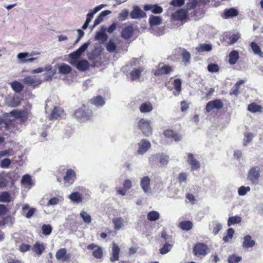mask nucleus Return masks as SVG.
<instances>
[{
    "label": "nucleus",
    "mask_w": 263,
    "mask_h": 263,
    "mask_svg": "<svg viewBox=\"0 0 263 263\" xmlns=\"http://www.w3.org/2000/svg\"><path fill=\"white\" fill-rule=\"evenodd\" d=\"M260 173L261 168L259 166H256L251 167L247 174V180L252 184H258Z\"/></svg>",
    "instance_id": "nucleus-1"
},
{
    "label": "nucleus",
    "mask_w": 263,
    "mask_h": 263,
    "mask_svg": "<svg viewBox=\"0 0 263 263\" xmlns=\"http://www.w3.org/2000/svg\"><path fill=\"white\" fill-rule=\"evenodd\" d=\"M149 161L152 164L159 162L163 166L166 165L169 161V156L163 153H157L149 158Z\"/></svg>",
    "instance_id": "nucleus-2"
},
{
    "label": "nucleus",
    "mask_w": 263,
    "mask_h": 263,
    "mask_svg": "<svg viewBox=\"0 0 263 263\" xmlns=\"http://www.w3.org/2000/svg\"><path fill=\"white\" fill-rule=\"evenodd\" d=\"M89 44L90 43L88 42L84 43L77 50L69 54V57L71 60V63L72 64H74V63H76L77 59H79L82 53L87 49Z\"/></svg>",
    "instance_id": "nucleus-3"
},
{
    "label": "nucleus",
    "mask_w": 263,
    "mask_h": 263,
    "mask_svg": "<svg viewBox=\"0 0 263 263\" xmlns=\"http://www.w3.org/2000/svg\"><path fill=\"white\" fill-rule=\"evenodd\" d=\"M91 114V111L86 109L85 105H83L74 112V116L77 118L83 120L89 119Z\"/></svg>",
    "instance_id": "nucleus-4"
},
{
    "label": "nucleus",
    "mask_w": 263,
    "mask_h": 263,
    "mask_svg": "<svg viewBox=\"0 0 263 263\" xmlns=\"http://www.w3.org/2000/svg\"><path fill=\"white\" fill-rule=\"evenodd\" d=\"M138 127L145 136H149L152 135V128L150 126V123L148 120L141 119L139 121Z\"/></svg>",
    "instance_id": "nucleus-5"
},
{
    "label": "nucleus",
    "mask_w": 263,
    "mask_h": 263,
    "mask_svg": "<svg viewBox=\"0 0 263 263\" xmlns=\"http://www.w3.org/2000/svg\"><path fill=\"white\" fill-rule=\"evenodd\" d=\"M208 246L203 243H198L193 248V253L196 256H205L208 253Z\"/></svg>",
    "instance_id": "nucleus-6"
},
{
    "label": "nucleus",
    "mask_w": 263,
    "mask_h": 263,
    "mask_svg": "<svg viewBox=\"0 0 263 263\" xmlns=\"http://www.w3.org/2000/svg\"><path fill=\"white\" fill-rule=\"evenodd\" d=\"M23 82L27 85L35 88L41 84L42 81L40 78H37L36 76H27L23 80Z\"/></svg>",
    "instance_id": "nucleus-7"
},
{
    "label": "nucleus",
    "mask_w": 263,
    "mask_h": 263,
    "mask_svg": "<svg viewBox=\"0 0 263 263\" xmlns=\"http://www.w3.org/2000/svg\"><path fill=\"white\" fill-rule=\"evenodd\" d=\"M129 16L132 19H140L145 17L146 14L138 6L134 5Z\"/></svg>",
    "instance_id": "nucleus-8"
},
{
    "label": "nucleus",
    "mask_w": 263,
    "mask_h": 263,
    "mask_svg": "<svg viewBox=\"0 0 263 263\" xmlns=\"http://www.w3.org/2000/svg\"><path fill=\"white\" fill-rule=\"evenodd\" d=\"M162 64L160 63L158 65L157 69L154 70V74L156 76H160L163 74H167L171 71H173V68L171 66L166 65H162Z\"/></svg>",
    "instance_id": "nucleus-9"
},
{
    "label": "nucleus",
    "mask_w": 263,
    "mask_h": 263,
    "mask_svg": "<svg viewBox=\"0 0 263 263\" xmlns=\"http://www.w3.org/2000/svg\"><path fill=\"white\" fill-rule=\"evenodd\" d=\"M186 154L187 156L186 161L191 166V171H195L199 169L200 167V163L195 158L194 155L191 153H188Z\"/></svg>",
    "instance_id": "nucleus-10"
},
{
    "label": "nucleus",
    "mask_w": 263,
    "mask_h": 263,
    "mask_svg": "<svg viewBox=\"0 0 263 263\" xmlns=\"http://www.w3.org/2000/svg\"><path fill=\"white\" fill-rule=\"evenodd\" d=\"M87 248L89 250H93L92 255L94 257L100 259L103 256L102 248L95 243H91L87 246Z\"/></svg>",
    "instance_id": "nucleus-11"
},
{
    "label": "nucleus",
    "mask_w": 263,
    "mask_h": 263,
    "mask_svg": "<svg viewBox=\"0 0 263 263\" xmlns=\"http://www.w3.org/2000/svg\"><path fill=\"white\" fill-rule=\"evenodd\" d=\"M76 178V174L75 172L72 169H68L64 177V183L67 185H69L73 183Z\"/></svg>",
    "instance_id": "nucleus-12"
},
{
    "label": "nucleus",
    "mask_w": 263,
    "mask_h": 263,
    "mask_svg": "<svg viewBox=\"0 0 263 263\" xmlns=\"http://www.w3.org/2000/svg\"><path fill=\"white\" fill-rule=\"evenodd\" d=\"M223 107V103L220 100H214L209 102L206 105V111L208 112H210L212 109H220Z\"/></svg>",
    "instance_id": "nucleus-13"
},
{
    "label": "nucleus",
    "mask_w": 263,
    "mask_h": 263,
    "mask_svg": "<svg viewBox=\"0 0 263 263\" xmlns=\"http://www.w3.org/2000/svg\"><path fill=\"white\" fill-rule=\"evenodd\" d=\"M151 143L146 140L143 139L138 143L137 153L139 155L144 154L151 147Z\"/></svg>",
    "instance_id": "nucleus-14"
},
{
    "label": "nucleus",
    "mask_w": 263,
    "mask_h": 263,
    "mask_svg": "<svg viewBox=\"0 0 263 263\" xmlns=\"http://www.w3.org/2000/svg\"><path fill=\"white\" fill-rule=\"evenodd\" d=\"M67 250L65 248L59 249L55 254V257L58 260H62L63 261H68L70 258V254L67 253Z\"/></svg>",
    "instance_id": "nucleus-15"
},
{
    "label": "nucleus",
    "mask_w": 263,
    "mask_h": 263,
    "mask_svg": "<svg viewBox=\"0 0 263 263\" xmlns=\"http://www.w3.org/2000/svg\"><path fill=\"white\" fill-rule=\"evenodd\" d=\"M111 13V11L110 10H105L101 12L100 13V14L98 16V17L95 19L93 22V25L90 27L91 30L93 29L99 24H100L102 22H103L104 20V18L107 15L110 14Z\"/></svg>",
    "instance_id": "nucleus-16"
},
{
    "label": "nucleus",
    "mask_w": 263,
    "mask_h": 263,
    "mask_svg": "<svg viewBox=\"0 0 263 263\" xmlns=\"http://www.w3.org/2000/svg\"><path fill=\"white\" fill-rule=\"evenodd\" d=\"M134 31V29L132 26L125 27L121 31V36L125 40H128L132 37Z\"/></svg>",
    "instance_id": "nucleus-17"
},
{
    "label": "nucleus",
    "mask_w": 263,
    "mask_h": 263,
    "mask_svg": "<svg viewBox=\"0 0 263 263\" xmlns=\"http://www.w3.org/2000/svg\"><path fill=\"white\" fill-rule=\"evenodd\" d=\"M150 182L151 179L148 176L144 177L141 180V187L145 193H149L151 191Z\"/></svg>",
    "instance_id": "nucleus-18"
},
{
    "label": "nucleus",
    "mask_w": 263,
    "mask_h": 263,
    "mask_svg": "<svg viewBox=\"0 0 263 263\" xmlns=\"http://www.w3.org/2000/svg\"><path fill=\"white\" fill-rule=\"evenodd\" d=\"M143 9L146 11L151 10L154 14H160L163 11L162 8L157 5H145Z\"/></svg>",
    "instance_id": "nucleus-19"
},
{
    "label": "nucleus",
    "mask_w": 263,
    "mask_h": 263,
    "mask_svg": "<svg viewBox=\"0 0 263 263\" xmlns=\"http://www.w3.org/2000/svg\"><path fill=\"white\" fill-rule=\"evenodd\" d=\"M187 15V12L185 9H180L172 14V17L175 20H183Z\"/></svg>",
    "instance_id": "nucleus-20"
},
{
    "label": "nucleus",
    "mask_w": 263,
    "mask_h": 263,
    "mask_svg": "<svg viewBox=\"0 0 263 263\" xmlns=\"http://www.w3.org/2000/svg\"><path fill=\"white\" fill-rule=\"evenodd\" d=\"M30 56V55L28 52H21L17 54V57L21 60L22 63L32 62L37 59V58H30L26 59V58Z\"/></svg>",
    "instance_id": "nucleus-21"
},
{
    "label": "nucleus",
    "mask_w": 263,
    "mask_h": 263,
    "mask_svg": "<svg viewBox=\"0 0 263 263\" xmlns=\"http://www.w3.org/2000/svg\"><path fill=\"white\" fill-rule=\"evenodd\" d=\"M120 251V249L119 247L115 243H113L112 247V256L110 258V260L111 262L119 260V254Z\"/></svg>",
    "instance_id": "nucleus-22"
},
{
    "label": "nucleus",
    "mask_w": 263,
    "mask_h": 263,
    "mask_svg": "<svg viewBox=\"0 0 263 263\" xmlns=\"http://www.w3.org/2000/svg\"><path fill=\"white\" fill-rule=\"evenodd\" d=\"M76 67L81 71H84L88 69L89 64L86 60H82L75 63Z\"/></svg>",
    "instance_id": "nucleus-23"
},
{
    "label": "nucleus",
    "mask_w": 263,
    "mask_h": 263,
    "mask_svg": "<svg viewBox=\"0 0 263 263\" xmlns=\"http://www.w3.org/2000/svg\"><path fill=\"white\" fill-rule=\"evenodd\" d=\"M45 248L43 243L36 241L32 247V250L36 253L39 256H40L44 251Z\"/></svg>",
    "instance_id": "nucleus-24"
},
{
    "label": "nucleus",
    "mask_w": 263,
    "mask_h": 263,
    "mask_svg": "<svg viewBox=\"0 0 263 263\" xmlns=\"http://www.w3.org/2000/svg\"><path fill=\"white\" fill-rule=\"evenodd\" d=\"M197 52L200 53L203 52H209L212 49V46L210 44H200L195 48Z\"/></svg>",
    "instance_id": "nucleus-25"
},
{
    "label": "nucleus",
    "mask_w": 263,
    "mask_h": 263,
    "mask_svg": "<svg viewBox=\"0 0 263 263\" xmlns=\"http://www.w3.org/2000/svg\"><path fill=\"white\" fill-rule=\"evenodd\" d=\"M112 223L114 224L115 229L119 230L124 226L125 221L122 217H118L112 219Z\"/></svg>",
    "instance_id": "nucleus-26"
},
{
    "label": "nucleus",
    "mask_w": 263,
    "mask_h": 263,
    "mask_svg": "<svg viewBox=\"0 0 263 263\" xmlns=\"http://www.w3.org/2000/svg\"><path fill=\"white\" fill-rule=\"evenodd\" d=\"M153 109V105L149 102L143 103L139 107V110L142 113L149 112L152 111Z\"/></svg>",
    "instance_id": "nucleus-27"
},
{
    "label": "nucleus",
    "mask_w": 263,
    "mask_h": 263,
    "mask_svg": "<svg viewBox=\"0 0 263 263\" xmlns=\"http://www.w3.org/2000/svg\"><path fill=\"white\" fill-rule=\"evenodd\" d=\"M255 245V241L252 240L250 235H246L243 238L242 247L244 248H249L253 247Z\"/></svg>",
    "instance_id": "nucleus-28"
},
{
    "label": "nucleus",
    "mask_w": 263,
    "mask_h": 263,
    "mask_svg": "<svg viewBox=\"0 0 263 263\" xmlns=\"http://www.w3.org/2000/svg\"><path fill=\"white\" fill-rule=\"evenodd\" d=\"M11 88L16 93H20L24 89L23 85L17 81H14L10 83Z\"/></svg>",
    "instance_id": "nucleus-29"
},
{
    "label": "nucleus",
    "mask_w": 263,
    "mask_h": 263,
    "mask_svg": "<svg viewBox=\"0 0 263 263\" xmlns=\"http://www.w3.org/2000/svg\"><path fill=\"white\" fill-rule=\"evenodd\" d=\"M164 135L166 137L172 138L176 141H179L182 139L180 135L175 133L173 130H165L164 132Z\"/></svg>",
    "instance_id": "nucleus-30"
},
{
    "label": "nucleus",
    "mask_w": 263,
    "mask_h": 263,
    "mask_svg": "<svg viewBox=\"0 0 263 263\" xmlns=\"http://www.w3.org/2000/svg\"><path fill=\"white\" fill-rule=\"evenodd\" d=\"M162 19L159 16L151 15L149 18V24L151 27L160 25Z\"/></svg>",
    "instance_id": "nucleus-31"
},
{
    "label": "nucleus",
    "mask_w": 263,
    "mask_h": 263,
    "mask_svg": "<svg viewBox=\"0 0 263 263\" xmlns=\"http://www.w3.org/2000/svg\"><path fill=\"white\" fill-rule=\"evenodd\" d=\"M58 69L59 73L63 74H69L71 71V67L65 63H62V64L59 65Z\"/></svg>",
    "instance_id": "nucleus-32"
},
{
    "label": "nucleus",
    "mask_w": 263,
    "mask_h": 263,
    "mask_svg": "<svg viewBox=\"0 0 263 263\" xmlns=\"http://www.w3.org/2000/svg\"><path fill=\"white\" fill-rule=\"evenodd\" d=\"M238 12L235 8H230L229 9H226L224 11L223 17L224 18H228L229 17H232L236 16L238 15Z\"/></svg>",
    "instance_id": "nucleus-33"
},
{
    "label": "nucleus",
    "mask_w": 263,
    "mask_h": 263,
    "mask_svg": "<svg viewBox=\"0 0 263 263\" xmlns=\"http://www.w3.org/2000/svg\"><path fill=\"white\" fill-rule=\"evenodd\" d=\"M239 58V54L237 51L233 50L229 54V62L231 65L235 64Z\"/></svg>",
    "instance_id": "nucleus-34"
},
{
    "label": "nucleus",
    "mask_w": 263,
    "mask_h": 263,
    "mask_svg": "<svg viewBox=\"0 0 263 263\" xmlns=\"http://www.w3.org/2000/svg\"><path fill=\"white\" fill-rule=\"evenodd\" d=\"M106 49L109 53H114L117 49V45L114 40L110 39L105 45Z\"/></svg>",
    "instance_id": "nucleus-35"
},
{
    "label": "nucleus",
    "mask_w": 263,
    "mask_h": 263,
    "mask_svg": "<svg viewBox=\"0 0 263 263\" xmlns=\"http://www.w3.org/2000/svg\"><path fill=\"white\" fill-rule=\"evenodd\" d=\"M69 198L73 202L79 203L82 202V197L81 194L79 192H76L72 193L69 196Z\"/></svg>",
    "instance_id": "nucleus-36"
},
{
    "label": "nucleus",
    "mask_w": 263,
    "mask_h": 263,
    "mask_svg": "<svg viewBox=\"0 0 263 263\" xmlns=\"http://www.w3.org/2000/svg\"><path fill=\"white\" fill-rule=\"evenodd\" d=\"M143 70V68L140 67L132 70L130 73L132 80L138 79Z\"/></svg>",
    "instance_id": "nucleus-37"
},
{
    "label": "nucleus",
    "mask_w": 263,
    "mask_h": 263,
    "mask_svg": "<svg viewBox=\"0 0 263 263\" xmlns=\"http://www.w3.org/2000/svg\"><path fill=\"white\" fill-rule=\"evenodd\" d=\"M181 56L182 62L185 66L187 65L190 63L191 59L190 53L186 49H183L181 52Z\"/></svg>",
    "instance_id": "nucleus-38"
},
{
    "label": "nucleus",
    "mask_w": 263,
    "mask_h": 263,
    "mask_svg": "<svg viewBox=\"0 0 263 263\" xmlns=\"http://www.w3.org/2000/svg\"><path fill=\"white\" fill-rule=\"evenodd\" d=\"M193 223L190 221H183L179 223V226L183 230L189 231L193 228Z\"/></svg>",
    "instance_id": "nucleus-39"
},
{
    "label": "nucleus",
    "mask_w": 263,
    "mask_h": 263,
    "mask_svg": "<svg viewBox=\"0 0 263 263\" xmlns=\"http://www.w3.org/2000/svg\"><path fill=\"white\" fill-rule=\"evenodd\" d=\"M201 2L200 0H191L187 4L186 8L187 10H190L194 9L197 7L200 6Z\"/></svg>",
    "instance_id": "nucleus-40"
},
{
    "label": "nucleus",
    "mask_w": 263,
    "mask_h": 263,
    "mask_svg": "<svg viewBox=\"0 0 263 263\" xmlns=\"http://www.w3.org/2000/svg\"><path fill=\"white\" fill-rule=\"evenodd\" d=\"M241 217L239 216L230 217L228 220V226L230 227L233 224L239 223L241 222Z\"/></svg>",
    "instance_id": "nucleus-41"
},
{
    "label": "nucleus",
    "mask_w": 263,
    "mask_h": 263,
    "mask_svg": "<svg viewBox=\"0 0 263 263\" xmlns=\"http://www.w3.org/2000/svg\"><path fill=\"white\" fill-rule=\"evenodd\" d=\"M91 102L92 104L96 105V106H103L105 104V101L103 98L98 96L91 99Z\"/></svg>",
    "instance_id": "nucleus-42"
},
{
    "label": "nucleus",
    "mask_w": 263,
    "mask_h": 263,
    "mask_svg": "<svg viewBox=\"0 0 263 263\" xmlns=\"http://www.w3.org/2000/svg\"><path fill=\"white\" fill-rule=\"evenodd\" d=\"M11 201V197L7 192H3L0 194V202H10Z\"/></svg>",
    "instance_id": "nucleus-43"
},
{
    "label": "nucleus",
    "mask_w": 263,
    "mask_h": 263,
    "mask_svg": "<svg viewBox=\"0 0 263 263\" xmlns=\"http://www.w3.org/2000/svg\"><path fill=\"white\" fill-rule=\"evenodd\" d=\"M160 217L159 213L155 211L149 212L147 215V218L150 221H156Z\"/></svg>",
    "instance_id": "nucleus-44"
},
{
    "label": "nucleus",
    "mask_w": 263,
    "mask_h": 263,
    "mask_svg": "<svg viewBox=\"0 0 263 263\" xmlns=\"http://www.w3.org/2000/svg\"><path fill=\"white\" fill-rule=\"evenodd\" d=\"M248 109L252 112H261L262 107L255 103H251L248 105Z\"/></svg>",
    "instance_id": "nucleus-45"
},
{
    "label": "nucleus",
    "mask_w": 263,
    "mask_h": 263,
    "mask_svg": "<svg viewBox=\"0 0 263 263\" xmlns=\"http://www.w3.org/2000/svg\"><path fill=\"white\" fill-rule=\"evenodd\" d=\"M63 110L59 107H55L51 112V116L53 118L58 119L63 114Z\"/></svg>",
    "instance_id": "nucleus-46"
},
{
    "label": "nucleus",
    "mask_w": 263,
    "mask_h": 263,
    "mask_svg": "<svg viewBox=\"0 0 263 263\" xmlns=\"http://www.w3.org/2000/svg\"><path fill=\"white\" fill-rule=\"evenodd\" d=\"M129 14V11L126 9H124L121 10L118 14V18L120 21H125L128 18Z\"/></svg>",
    "instance_id": "nucleus-47"
},
{
    "label": "nucleus",
    "mask_w": 263,
    "mask_h": 263,
    "mask_svg": "<svg viewBox=\"0 0 263 263\" xmlns=\"http://www.w3.org/2000/svg\"><path fill=\"white\" fill-rule=\"evenodd\" d=\"M250 46L255 54L261 56L262 52L260 48L256 43L252 42Z\"/></svg>",
    "instance_id": "nucleus-48"
},
{
    "label": "nucleus",
    "mask_w": 263,
    "mask_h": 263,
    "mask_svg": "<svg viewBox=\"0 0 263 263\" xmlns=\"http://www.w3.org/2000/svg\"><path fill=\"white\" fill-rule=\"evenodd\" d=\"M96 40H101L102 42L107 41L108 35L106 33H101L99 31L96 32L95 37Z\"/></svg>",
    "instance_id": "nucleus-49"
},
{
    "label": "nucleus",
    "mask_w": 263,
    "mask_h": 263,
    "mask_svg": "<svg viewBox=\"0 0 263 263\" xmlns=\"http://www.w3.org/2000/svg\"><path fill=\"white\" fill-rule=\"evenodd\" d=\"M80 216L83 219L84 222L89 224L91 221V216L84 211H81Z\"/></svg>",
    "instance_id": "nucleus-50"
},
{
    "label": "nucleus",
    "mask_w": 263,
    "mask_h": 263,
    "mask_svg": "<svg viewBox=\"0 0 263 263\" xmlns=\"http://www.w3.org/2000/svg\"><path fill=\"white\" fill-rule=\"evenodd\" d=\"M52 230V227L50 224H43L42 227V233L44 235H49Z\"/></svg>",
    "instance_id": "nucleus-51"
},
{
    "label": "nucleus",
    "mask_w": 263,
    "mask_h": 263,
    "mask_svg": "<svg viewBox=\"0 0 263 263\" xmlns=\"http://www.w3.org/2000/svg\"><path fill=\"white\" fill-rule=\"evenodd\" d=\"M172 248V245L167 243H165L162 248L160 250V253L161 254H165L170 252Z\"/></svg>",
    "instance_id": "nucleus-52"
},
{
    "label": "nucleus",
    "mask_w": 263,
    "mask_h": 263,
    "mask_svg": "<svg viewBox=\"0 0 263 263\" xmlns=\"http://www.w3.org/2000/svg\"><path fill=\"white\" fill-rule=\"evenodd\" d=\"M234 233V230L232 228H229L228 229L227 235L223 238V240L227 242L233 237V235Z\"/></svg>",
    "instance_id": "nucleus-53"
},
{
    "label": "nucleus",
    "mask_w": 263,
    "mask_h": 263,
    "mask_svg": "<svg viewBox=\"0 0 263 263\" xmlns=\"http://www.w3.org/2000/svg\"><path fill=\"white\" fill-rule=\"evenodd\" d=\"M250 190L251 188L249 186H241L239 188L238 193L239 196H244Z\"/></svg>",
    "instance_id": "nucleus-54"
},
{
    "label": "nucleus",
    "mask_w": 263,
    "mask_h": 263,
    "mask_svg": "<svg viewBox=\"0 0 263 263\" xmlns=\"http://www.w3.org/2000/svg\"><path fill=\"white\" fill-rule=\"evenodd\" d=\"M241 260V257L236 256L235 255H230L228 257L229 263H238Z\"/></svg>",
    "instance_id": "nucleus-55"
},
{
    "label": "nucleus",
    "mask_w": 263,
    "mask_h": 263,
    "mask_svg": "<svg viewBox=\"0 0 263 263\" xmlns=\"http://www.w3.org/2000/svg\"><path fill=\"white\" fill-rule=\"evenodd\" d=\"M11 163V161L10 159L5 158L1 160L0 163V166L2 168H8Z\"/></svg>",
    "instance_id": "nucleus-56"
},
{
    "label": "nucleus",
    "mask_w": 263,
    "mask_h": 263,
    "mask_svg": "<svg viewBox=\"0 0 263 263\" xmlns=\"http://www.w3.org/2000/svg\"><path fill=\"white\" fill-rule=\"evenodd\" d=\"M208 70L211 72H215L219 71V68L216 64H210L208 66Z\"/></svg>",
    "instance_id": "nucleus-57"
},
{
    "label": "nucleus",
    "mask_w": 263,
    "mask_h": 263,
    "mask_svg": "<svg viewBox=\"0 0 263 263\" xmlns=\"http://www.w3.org/2000/svg\"><path fill=\"white\" fill-rule=\"evenodd\" d=\"M31 182H32V179H31V176L29 175L26 174V175H24L22 177V178L21 180L22 183H27L29 185H31L32 184Z\"/></svg>",
    "instance_id": "nucleus-58"
},
{
    "label": "nucleus",
    "mask_w": 263,
    "mask_h": 263,
    "mask_svg": "<svg viewBox=\"0 0 263 263\" xmlns=\"http://www.w3.org/2000/svg\"><path fill=\"white\" fill-rule=\"evenodd\" d=\"M174 88L179 93L181 90V81L179 79H175L174 81Z\"/></svg>",
    "instance_id": "nucleus-59"
},
{
    "label": "nucleus",
    "mask_w": 263,
    "mask_h": 263,
    "mask_svg": "<svg viewBox=\"0 0 263 263\" xmlns=\"http://www.w3.org/2000/svg\"><path fill=\"white\" fill-rule=\"evenodd\" d=\"M240 37V34L239 33L233 34L229 37V44H233L236 42Z\"/></svg>",
    "instance_id": "nucleus-60"
},
{
    "label": "nucleus",
    "mask_w": 263,
    "mask_h": 263,
    "mask_svg": "<svg viewBox=\"0 0 263 263\" xmlns=\"http://www.w3.org/2000/svg\"><path fill=\"white\" fill-rule=\"evenodd\" d=\"M9 183V180L5 177H2L0 178V188L6 187Z\"/></svg>",
    "instance_id": "nucleus-61"
},
{
    "label": "nucleus",
    "mask_w": 263,
    "mask_h": 263,
    "mask_svg": "<svg viewBox=\"0 0 263 263\" xmlns=\"http://www.w3.org/2000/svg\"><path fill=\"white\" fill-rule=\"evenodd\" d=\"M184 3V0H172L170 4L175 7H180Z\"/></svg>",
    "instance_id": "nucleus-62"
},
{
    "label": "nucleus",
    "mask_w": 263,
    "mask_h": 263,
    "mask_svg": "<svg viewBox=\"0 0 263 263\" xmlns=\"http://www.w3.org/2000/svg\"><path fill=\"white\" fill-rule=\"evenodd\" d=\"M20 104V100L18 97L13 98L10 101V105L13 107L18 106Z\"/></svg>",
    "instance_id": "nucleus-63"
},
{
    "label": "nucleus",
    "mask_w": 263,
    "mask_h": 263,
    "mask_svg": "<svg viewBox=\"0 0 263 263\" xmlns=\"http://www.w3.org/2000/svg\"><path fill=\"white\" fill-rule=\"evenodd\" d=\"M31 248L30 245L23 243L20 246V250L21 252L24 253L29 251Z\"/></svg>",
    "instance_id": "nucleus-64"
}]
</instances>
